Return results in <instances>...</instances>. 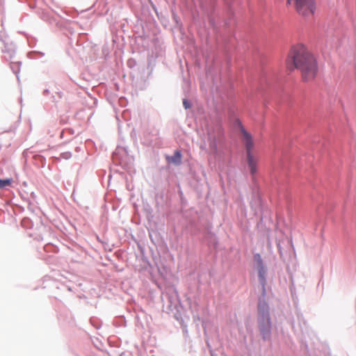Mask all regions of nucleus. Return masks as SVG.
<instances>
[{
	"label": "nucleus",
	"instance_id": "1",
	"mask_svg": "<svg viewBox=\"0 0 356 356\" xmlns=\"http://www.w3.org/2000/svg\"><path fill=\"white\" fill-rule=\"evenodd\" d=\"M286 65L290 70L294 68L300 70L302 78L305 81L313 80L318 72L315 58L302 44H296L291 48Z\"/></svg>",
	"mask_w": 356,
	"mask_h": 356
},
{
	"label": "nucleus",
	"instance_id": "2",
	"mask_svg": "<svg viewBox=\"0 0 356 356\" xmlns=\"http://www.w3.org/2000/svg\"><path fill=\"white\" fill-rule=\"evenodd\" d=\"M243 143L245 147L247 154V163L252 176H254L258 170L259 157L254 154V141L252 136L248 133L243 127H241Z\"/></svg>",
	"mask_w": 356,
	"mask_h": 356
},
{
	"label": "nucleus",
	"instance_id": "3",
	"mask_svg": "<svg viewBox=\"0 0 356 356\" xmlns=\"http://www.w3.org/2000/svg\"><path fill=\"white\" fill-rule=\"evenodd\" d=\"M294 3L297 13L305 18L312 17L316 10L314 0H287V4Z\"/></svg>",
	"mask_w": 356,
	"mask_h": 356
},
{
	"label": "nucleus",
	"instance_id": "4",
	"mask_svg": "<svg viewBox=\"0 0 356 356\" xmlns=\"http://www.w3.org/2000/svg\"><path fill=\"white\" fill-rule=\"evenodd\" d=\"M254 261L258 272L259 280L263 286L264 291H265V285L266 282V268L263 263V260L259 254L254 255Z\"/></svg>",
	"mask_w": 356,
	"mask_h": 356
},
{
	"label": "nucleus",
	"instance_id": "5",
	"mask_svg": "<svg viewBox=\"0 0 356 356\" xmlns=\"http://www.w3.org/2000/svg\"><path fill=\"white\" fill-rule=\"evenodd\" d=\"M259 329L264 340L270 339L271 333L270 317L259 318Z\"/></svg>",
	"mask_w": 356,
	"mask_h": 356
},
{
	"label": "nucleus",
	"instance_id": "6",
	"mask_svg": "<svg viewBox=\"0 0 356 356\" xmlns=\"http://www.w3.org/2000/svg\"><path fill=\"white\" fill-rule=\"evenodd\" d=\"M165 159L169 163H173L176 165H179L181 163L182 155L181 151L176 150L174 152L173 156H166Z\"/></svg>",
	"mask_w": 356,
	"mask_h": 356
},
{
	"label": "nucleus",
	"instance_id": "7",
	"mask_svg": "<svg viewBox=\"0 0 356 356\" xmlns=\"http://www.w3.org/2000/svg\"><path fill=\"white\" fill-rule=\"evenodd\" d=\"M259 318L269 317L268 305L265 301L259 300L258 304Z\"/></svg>",
	"mask_w": 356,
	"mask_h": 356
},
{
	"label": "nucleus",
	"instance_id": "8",
	"mask_svg": "<svg viewBox=\"0 0 356 356\" xmlns=\"http://www.w3.org/2000/svg\"><path fill=\"white\" fill-rule=\"evenodd\" d=\"M12 179H0V188L11 185Z\"/></svg>",
	"mask_w": 356,
	"mask_h": 356
},
{
	"label": "nucleus",
	"instance_id": "9",
	"mask_svg": "<svg viewBox=\"0 0 356 356\" xmlns=\"http://www.w3.org/2000/svg\"><path fill=\"white\" fill-rule=\"evenodd\" d=\"M183 104H184V107H185L186 108H189V107H190L189 104L188 103L187 100H186V99H184V101H183Z\"/></svg>",
	"mask_w": 356,
	"mask_h": 356
},
{
	"label": "nucleus",
	"instance_id": "10",
	"mask_svg": "<svg viewBox=\"0 0 356 356\" xmlns=\"http://www.w3.org/2000/svg\"><path fill=\"white\" fill-rule=\"evenodd\" d=\"M210 147L213 149L214 151H216L217 150V146L216 145L215 143H213V144H211L210 145Z\"/></svg>",
	"mask_w": 356,
	"mask_h": 356
},
{
	"label": "nucleus",
	"instance_id": "11",
	"mask_svg": "<svg viewBox=\"0 0 356 356\" xmlns=\"http://www.w3.org/2000/svg\"><path fill=\"white\" fill-rule=\"evenodd\" d=\"M69 156H70V153H63L62 154V157L64 158V159H67Z\"/></svg>",
	"mask_w": 356,
	"mask_h": 356
}]
</instances>
